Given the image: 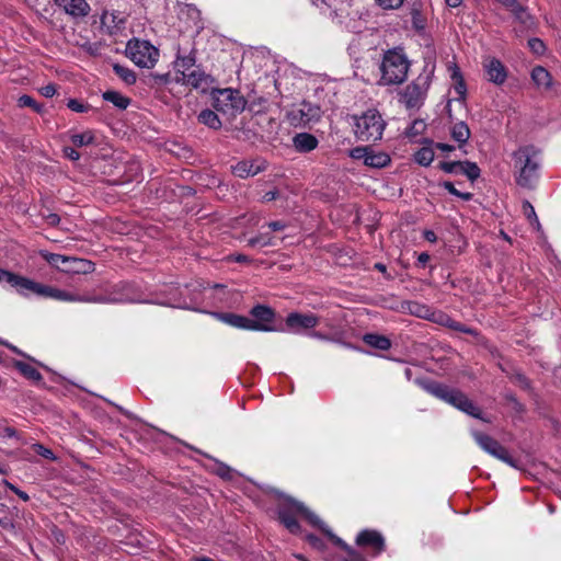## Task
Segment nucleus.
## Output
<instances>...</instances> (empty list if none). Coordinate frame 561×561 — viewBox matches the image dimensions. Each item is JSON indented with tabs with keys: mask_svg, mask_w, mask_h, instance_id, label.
I'll return each mask as SVG.
<instances>
[{
	"mask_svg": "<svg viewBox=\"0 0 561 561\" xmlns=\"http://www.w3.org/2000/svg\"><path fill=\"white\" fill-rule=\"evenodd\" d=\"M297 515L304 516L311 525L319 527L333 540L334 543L343 548L350 556H355L354 549L345 543L341 538L332 534L330 529L325 528L320 518L310 512L302 503L288 499L278 508L280 522L290 533L294 534L298 533L300 529L297 522Z\"/></svg>",
	"mask_w": 561,
	"mask_h": 561,
	"instance_id": "1",
	"label": "nucleus"
},
{
	"mask_svg": "<svg viewBox=\"0 0 561 561\" xmlns=\"http://www.w3.org/2000/svg\"><path fill=\"white\" fill-rule=\"evenodd\" d=\"M410 61L402 49H389L383 54L379 66L381 85H398L405 81Z\"/></svg>",
	"mask_w": 561,
	"mask_h": 561,
	"instance_id": "2",
	"label": "nucleus"
},
{
	"mask_svg": "<svg viewBox=\"0 0 561 561\" xmlns=\"http://www.w3.org/2000/svg\"><path fill=\"white\" fill-rule=\"evenodd\" d=\"M435 71L433 62H426L422 72L400 93V102L408 108L420 107L426 96Z\"/></svg>",
	"mask_w": 561,
	"mask_h": 561,
	"instance_id": "3",
	"label": "nucleus"
},
{
	"mask_svg": "<svg viewBox=\"0 0 561 561\" xmlns=\"http://www.w3.org/2000/svg\"><path fill=\"white\" fill-rule=\"evenodd\" d=\"M354 119V134L360 141H376L381 139L386 122L381 114L370 108L360 115L353 116Z\"/></svg>",
	"mask_w": 561,
	"mask_h": 561,
	"instance_id": "4",
	"label": "nucleus"
},
{
	"mask_svg": "<svg viewBox=\"0 0 561 561\" xmlns=\"http://www.w3.org/2000/svg\"><path fill=\"white\" fill-rule=\"evenodd\" d=\"M426 391L434 397L449 403L450 405L459 409L460 411L477 417L482 419L480 409L461 391L449 388L445 385L433 382L425 387Z\"/></svg>",
	"mask_w": 561,
	"mask_h": 561,
	"instance_id": "5",
	"label": "nucleus"
},
{
	"mask_svg": "<svg viewBox=\"0 0 561 561\" xmlns=\"http://www.w3.org/2000/svg\"><path fill=\"white\" fill-rule=\"evenodd\" d=\"M125 51L126 56L141 68L154 67L159 58V50L147 41L130 39Z\"/></svg>",
	"mask_w": 561,
	"mask_h": 561,
	"instance_id": "6",
	"label": "nucleus"
},
{
	"mask_svg": "<svg viewBox=\"0 0 561 561\" xmlns=\"http://www.w3.org/2000/svg\"><path fill=\"white\" fill-rule=\"evenodd\" d=\"M245 100L241 93L233 89L218 90L214 95V107L224 114L234 116L245 107Z\"/></svg>",
	"mask_w": 561,
	"mask_h": 561,
	"instance_id": "7",
	"label": "nucleus"
},
{
	"mask_svg": "<svg viewBox=\"0 0 561 561\" xmlns=\"http://www.w3.org/2000/svg\"><path fill=\"white\" fill-rule=\"evenodd\" d=\"M42 297L69 302L113 304L117 301L114 298H107L104 296L79 295L47 285L44 286Z\"/></svg>",
	"mask_w": 561,
	"mask_h": 561,
	"instance_id": "8",
	"label": "nucleus"
},
{
	"mask_svg": "<svg viewBox=\"0 0 561 561\" xmlns=\"http://www.w3.org/2000/svg\"><path fill=\"white\" fill-rule=\"evenodd\" d=\"M250 331L273 332L276 313L274 309L265 305H256L250 310Z\"/></svg>",
	"mask_w": 561,
	"mask_h": 561,
	"instance_id": "9",
	"label": "nucleus"
},
{
	"mask_svg": "<svg viewBox=\"0 0 561 561\" xmlns=\"http://www.w3.org/2000/svg\"><path fill=\"white\" fill-rule=\"evenodd\" d=\"M476 443L488 454L491 456L511 465L512 467H516L514 460L508 455V451L503 447L497 440L492 438L491 436L480 433L478 431L471 432Z\"/></svg>",
	"mask_w": 561,
	"mask_h": 561,
	"instance_id": "10",
	"label": "nucleus"
},
{
	"mask_svg": "<svg viewBox=\"0 0 561 561\" xmlns=\"http://www.w3.org/2000/svg\"><path fill=\"white\" fill-rule=\"evenodd\" d=\"M350 157L355 160H363L364 164L370 168L381 169L387 167L391 159L382 151H374L367 146L355 147L350 151Z\"/></svg>",
	"mask_w": 561,
	"mask_h": 561,
	"instance_id": "11",
	"label": "nucleus"
},
{
	"mask_svg": "<svg viewBox=\"0 0 561 561\" xmlns=\"http://www.w3.org/2000/svg\"><path fill=\"white\" fill-rule=\"evenodd\" d=\"M320 318L314 313L290 312L286 317V327L289 331L298 333L300 330L313 329L319 324Z\"/></svg>",
	"mask_w": 561,
	"mask_h": 561,
	"instance_id": "12",
	"label": "nucleus"
},
{
	"mask_svg": "<svg viewBox=\"0 0 561 561\" xmlns=\"http://www.w3.org/2000/svg\"><path fill=\"white\" fill-rule=\"evenodd\" d=\"M55 3L75 19L85 18L90 13V5L85 0H55Z\"/></svg>",
	"mask_w": 561,
	"mask_h": 561,
	"instance_id": "13",
	"label": "nucleus"
},
{
	"mask_svg": "<svg viewBox=\"0 0 561 561\" xmlns=\"http://www.w3.org/2000/svg\"><path fill=\"white\" fill-rule=\"evenodd\" d=\"M10 286L15 288L21 295L28 296L34 294L42 297V291L44 290L45 285L15 274Z\"/></svg>",
	"mask_w": 561,
	"mask_h": 561,
	"instance_id": "14",
	"label": "nucleus"
},
{
	"mask_svg": "<svg viewBox=\"0 0 561 561\" xmlns=\"http://www.w3.org/2000/svg\"><path fill=\"white\" fill-rule=\"evenodd\" d=\"M264 162L259 160H243L239 161L237 164L232 167V172L234 175L245 179L249 176H253L264 170Z\"/></svg>",
	"mask_w": 561,
	"mask_h": 561,
	"instance_id": "15",
	"label": "nucleus"
},
{
	"mask_svg": "<svg viewBox=\"0 0 561 561\" xmlns=\"http://www.w3.org/2000/svg\"><path fill=\"white\" fill-rule=\"evenodd\" d=\"M358 546H371L376 553H380L385 549V540L380 533L376 530H363L356 538Z\"/></svg>",
	"mask_w": 561,
	"mask_h": 561,
	"instance_id": "16",
	"label": "nucleus"
},
{
	"mask_svg": "<svg viewBox=\"0 0 561 561\" xmlns=\"http://www.w3.org/2000/svg\"><path fill=\"white\" fill-rule=\"evenodd\" d=\"M485 72L489 81L495 84H502L506 79V71L502 62L495 58L488 59L484 62Z\"/></svg>",
	"mask_w": 561,
	"mask_h": 561,
	"instance_id": "17",
	"label": "nucleus"
},
{
	"mask_svg": "<svg viewBox=\"0 0 561 561\" xmlns=\"http://www.w3.org/2000/svg\"><path fill=\"white\" fill-rule=\"evenodd\" d=\"M125 18L119 12L105 11L101 16V24L110 34L117 33L124 25Z\"/></svg>",
	"mask_w": 561,
	"mask_h": 561,
	"instance_id": "18",
	"label": "nucleus"
},
{
	"mask_svg": "<svg viewBox=\"0 0 561 561\" xmlns=\"http://www.w3.org/2000/svg\"><path fill=\"white\" fill-rule=\"evenodd\" d=\"M297 115H299V121L302 124L314 123L321 117V108L318 105L304 102L297 110Z\"/></svg>",
	"mask_w": 561,
	"mask_h": 561,
	"instance_id": "19",
	"label": "nucleus"
},
{
	"mask_svg": "<svg viewBox=\"0 0 561 561\" xmlns=\"http://www.w3.org/2000/svg\"><path fill=\"white\" fill-rule=\"evenodd\" d=\"M209 76L206 75L199 68H193L182 77L178 78V81H182L184 84L191 85L195 89L202 88L204 84L206 85L208 82Z\"/></svg>",
	"mask_w": 561,
	"mask_h": 561,
	"instance_id": "20",
	"label": "nucleus"
},
{
	"mask_svg": "<svg viewBox=\"0 0 561 561\" xmlns=\"http://www.w3.org/2000/svg\"><path fill=\"white\" fill-rule=\"evenodd\" d=\"M214 316L221 322L242 330H249L250 331V318L226 312V313H214Z\"/></svg>",
	"mask_w": 561,
	"mask_h": 561,
	"instance_id": "21",
	"label": "nucleus"
},
{
	"mask_svg": "<svg viewBox=\"0 0 561 561\" xmlns=\"http://www.w3.org/2000/svg\"><path fill=\"white\" fill-rule=\"evenodd\" d=\"M293 142L294 147L299 152H310L313 149H316L319 144L318 139L313 135L308 133L297 134L294 137Z\"/></svg>",
	"mask_w": 561,
	"mask_h": 561,
	"instance_id": "22",
	"label": "nucleus"
},
{
	"mask_svg": "<svg viewBox=\"0 0 561 561\" xmlns=\"http://www.w3.org/2000/svg\"><path fill=\"white\" fill-rule=\"evenodd\" d=\"M531 80L535 85L542 91H547L552 85V77L549 71L543 67H535L531 70Z\"/></svg>",
	"mask_w": 561,
	"mask_h": 561,
	"instance_id": "23",
	"label": "nucleus"
},
{
	"mask_svg": "<svg viewBox=\"0 0 561 561\" xmlns=\"http://www.w3.org/2000/svg\"><path fill=\"white\" fill-rule=\"evenodd\" d=\"M94 268V264L90 261L69 256V262L61 267L65 273H89Z\"/></svg>",
	"mask_w": 561,
	"mask_h": 561,
	"instance_id": "24",
	"label": "nucleus"
},
{
	"mask_svg": "<svg viewBox=\"0 0 561 561\" xmlns=\"http://www.w3.org/2000/svg\"><path fill=\"white\" fill-rule=\"evenodd\" d=\"M434 321L439 323L440 325L447 327L454 331L467 333V334H474V330L466 327L465 324L451 319L449 316L445 313H438L436 317H434Z\"/></svg>",
	"mask_w": 561,
	"mask_h": 561,
	"instance_id": "25",
	"label": "nucleus"
},
{
	"mask_svg": "<svg viewBox=\"0 0 561 561\" xmlns=\"http://www.w3.org/2000/svg\"><path fill=\"white\" fill-rule=\"evenodd\" d=\"M363 341L377 350L387 351L391 347V342L388 337L379 334L368 333L363 336Z\"/></svg>",
	"mask_w": 561,
	"mask_h": 561,
	"instance_id": "26",
	"label": "nucleus"
},
{
	"mask_svg": "<svg viewBox=\"0 0 561 561\" xmlns=\"http://www.w3.org/2000/svg\"><path fill=\"white\" fill-rule=\"evenodd\" d=\"M195 56L193 54H190L187 56H180L178 55L176 60L174 61V68L178 73L185 75L190 70H192L195 66Z\"/></svg>",
	"mask_w": 561,
	"mask_h": 561,
	"instance_id": "27",
	"label": "nucleus"
},
{
	"mask_svg": "<svg viewBox=\"0 0 561 561\" xmlns=\"http://www.w3.org/2000/svg\"><path fill=\"white\" fill-rule=\"evenodd\" d=\"M451 137L460 146L466 144L470 137V129L463 122L456 123L451 128Z\"/></svg>",
	"mask_w": 561,
	"mask_h": 561,
	"instance_id": "28",
	"label": "nucleus"
},
{
	"mask_svg": "<svg viewBox=\"0 0 561 561\" xmlns=\"http://www.w3.org/2000/svg\"><path fill=\"white\" fill-rule=\"evenodd\" d=\"M407 309L411 314L417 318L431 319L432 317H435V313L431 310V308L416 301L408 302Z\"/></svg>",
	"mask_w": 561,
	"mask_h": 561,
	"instance_id": "29",
	"label": "nucleus"
},
{
	"mask_svg": "<svg viewBox=\"0 0 561 561\" xmlns=\"http://www.w3.org/2000/svg\"><path fill=\"white\" fill-rule=\"evenodd\" d=\"M458 174H465L470 181H476L480 176V168L474 162L459 161Z\"/></svg>",
	"mask_w": 561,
	"mask_h": 561,
	"instance_id": "30",
	"label": "nucleus"
},
{
	"mask_svg": "<svg viewBox=\"0 0 561 561\" xmlns=\"http://www.w3.org/2000/svg\"><path fill=\"white\" fill-rule=\"evenodd\" d=\"M103 99L107 102L113 103L117 108L125 110L130 103V100L119 92L106 91L103 93Z\"/></svg>",
	"mask_w": 561,
	"mask_h": 561,
	"instance_id": "31",
	"label": "nucleus"
},
{
	"mask_svg": "<svg viewBox=\"0 0 561 561\" xmlns=\"http://www.w3.org/2000/svg\"><path fill=\"white\" fill-rule=\"evenodd\" d=\"M198 121L213 129H219L221 127L218 115L210 110L202 111L198 115Z\"/></svg>",
	"mask_w": 561,
	"mask_h": 561,
	"instance_id": "32",
	"label": "nucleus"
},
{
	"mask_svg": "<svg viewBox=\"0 0 561 561\" xmlns=\"http://www.w3.org/2000/svg\"><path fill=\"white\" fill-rule=\"evenodd\" d=\"M14 365L26 378L36 382L43 379L41 373L30 364H26L24 362H15Z\"/></svg>",
	"mask_w": 561,
	"mask_h": 561,
	"instance_id": "33",
	"label": "nucleus"
},
{
	"mask_svg": "<svg viewBox=\"0 0 561 561\" xmlns=\"http://www.w3.org/2000/svg\"><path fill=\"white\" fill-rule=\"evenodd\" d=\"M248 244L252 248H264L275 245L274 238L270 233H260L248 240Z\"/></svg>",
	"mask_w": 561,
	"mask_h": 561,
	"instance_id": "34",
	"label": "nucleus"
},
{
	"mask_svg": "<svg viewBox=\"0 0 561 561\" xmlns=\"http://www.w3.org/2000/svg\"><path fill=\"white\" fill-rule=\"evenodd\" d=\"M414 159L420 165L427 167L434 160V151L430 147H423L415 152Z\"/></svg>",
	"mask_w": 561,
	"mask_h": 561,
	"instance_id": "35",
	"label": "nucleus"
},
{
	"mask_svg": "<svg viewBox=\"0 0 561 561\" xmlns=\"http://www.w3.org/2000/svg\"><path fill=\"white\" fill-rule=\"evenodd\" d=\"M42 256L54 267L61 270L69 262V256L57 253L43 252Z\"/></svg>",
	"mask_w": 561,
	"mask_h": 561,
	"instance_id": "36",
	"label": "nucleus"
},
{
	"mask_svg": "<svg viewBox=\"0 0 561 561\" xmlns=\"http://www.w3.org/2000/svg\"><path fill=\"white\" fill-rule=\"evenodd\" d=\"M113 69L115 73L127 84H133L136 82V75L133 70L118 64L114 65Z\"/></svg>",
	"mask_w": 561,
	"mask_h": 561,
	"instance_id": "37",
	"label": "nucleus"
},
{
	"mask_svg": "<svg viewBox=\"0 0 561 561\" xmlns=\"http://www.w3.org/2000/svg\"><path fill=\"white\" fill-rule=\"evenodd\" d=\"M94 136L91 131H84L81 134H75L71 136V142L77 147H83L92 144Z\"/></svg>",
	"mask_w": 561,
	"mask_h": 561,
	"instance_id": "38",
	"label": "nucleus"
},
{
	"mask_svg": "<svg viewBox=\"0 0 561 561\" xmlns=\"http://www.w3.org/2000/svg\"><path fill=\"white\" fill-rule=\"evenodd\" d=\"M547 474V468L543 463L528 461V478L534 477L536 480H541Z\"/></svg>",
	"mask_w": 561,
	"mask_h": 561,
	"instance_id": "39",
	"label": "nucleus"
},
{
	"mask_svg": "<svg viewBox=\"0 0 561 561\" xmlns=\"http://www.w3.org/2000/svg\"><path fill=\"white\" fill-rule=\"evenodd\" d=\"M524 156V152L522 150L517 151L515 153V159H516V168L519 169L518 171V175L516 178V181L517 183L520 185V186H525L526 185V178L524 176V173L526 171V162H523L522 161V158Z\"/></svg>",
	"mask_w": 561,
	"mask_h": 561,
	"instance_id": "40",
	"label": "nucleus"
},
{
	"mask_svg": "<svg viewBox=\"0 0 561 561\" xmlns=\"http://www.w3.org/2000/svg\"><path fill=\"white\" fill-rule=\"evenodd\" d=\"M309 336L312 339L321 340V341L342 343L341 334H339L337 332L323 333L320 331H312L309 333Z\"/></svg>",
	"mask_w": 561,
	"mask_h": 561,
	"instance_id": "41",
	"label": "nucleus"
},
{
	"mask_svg": "<svg viewBox=\"0 0 561 561\" xmlns=\"http://www.w3.org/2000/svg\"><path fill=\"white\" fill-rule=\"evenodd\" d=\"M504 7H506L518 19H523L524 9L516 0H499Z\"/></svg>",
	"mask_w": 561,
	"mask_h": 561,
	"instance_id": "42",
	"label": "nucleus"
},
{
	"mask_svg": "<svg viewBox=\"0 0 561 561\" xmlns=\"http://www.w3.org/2000/svg\"><path fill=\"white\" fill-rule=\"evenodd\" d=\"M528 48L536 56H542L547 50L546 44L537 37L528 39Z\"/></svg>",
	"mask_w": 561,
	"mask_h": 561,
	"instance_id": "43",
	"label": "nucleus"
},
{
	"mask_svg": "<svg viewBox=\"0 0 561 561\" xmlns=\"http://www.w3.org/2000/svg\"><path fill=\"white\" fill-rule=\"evenodd\" d=\"M18 104L21 107H32L35 112H41L42 107L36 103V101L30 95H22L18 100Z\"/></svg>",
	"mask_w": 561,
	"mask_h": 561,
	"instance_id": "44",
	"label": "nucleus"
},
{
	"mask_svg": "<svg viewBox=\"0 0 561 561\" xmlns=\"http://www.w3.org/2000/svg\"><path fill=\"white\" fill-rule=\"evenodd\" d=\"M375 2L383 10H398L404 0H375Z\"/></svg>",
	"mask_w": 561,
	"mask_h": 561,
	"instance_id": "45",
	"label": "nucleus"
},
{
	"mask_svg": "<svg viewBox=\"0 0 561 561\" xmlns=\"http://www.w3.org/2000/svg\"><path fill=\"white\" fill-rule=\"evenodd\" d=\"M444 187L453 195L462 198L463 201H470L472 198L471 193H461L459 192L451 182H445Z\"/></svg>",
	"mask_w": 561,
	"mask_h": 561,
	"instance_id": "46",
	"label": "nucleus"
},
{
	"mask_svg": "<svg viewBox=\"0 0 561 561\" xmlns=\"http://www.w3.org/2000/svg\"><path fill=\"white\" fill-rule=\"evenodd\" d=\"M67 106L73 111V112H77V113H83V112H87L88 108H89V105L87 104H83L81 102H79L78 100L76 99H70L67 103Z\"/></svg>",
	"mask_w": 561,
	"mask_h": 561,
	"instance_id": "47",
	"label": "nucleus"
},
{
	"mask_svg": "<svg viewBox=\"0 0 561 561\" xmlns=\"http://www.w3.org/2000/svg\"><path fill=\"white\" fill-rule=\"evenodd\" d=\"M33 449L35 450L36 454L41 455L42 457H44L46 459H50V460L55 459L54 453L41 444H34Z\"/></svg>",
	"mask_w": 561,
	"mask_h": 561,
	"instance_id": "48",
	"label": "nucleus"
},
{
	"mask_svg": "<svg viewBox=\"0 0 561 561\" xmlns=\"http://www.w3.org/2000/svg\"><path fill=\"white\" fill-rule=\"evenodd\" d=\"M528 225L533 226L537 229V231H540V224L536 216L534 207L528 203Z\"/></svg>",
	"mask_w": 561,
	"mask_h": 561,
	"instance_id": "49",
	"label": "nucleus"
},
{
	"mask_svg": "<svg viewBox=\"0 0 561 561\" xmlns=\"http://www.w3.org/2000/svg\"><path fill=\"white\" fill-rule=\"evenodd\" d=\"M527 165H528V182H529L530 181V172L537 171L540 167L539 158L536 154H534L533 157L528 156Z\"/></svg>",
	"mask_w": 561,
	"mask_h": 561,
	"instance_id": "50",
	"label": "nucleus"
},
{
	"mask_svg": "<svg viewBox=\"0 0 561 561\" xmlns=\"http://www.w3.org/2000/svg\"><path fill=\"white\" fill-rule=\"evenodd\" d=\"M459 161L443 162L440 169L446 173L458 174Z\"/></svg>",
	"mask_w": 561,
	"mask_h": 561,
	"instance_id": "51",
	"label": "nucleus"
},
{
	"mask_svg": "<svg viewBox=\"0 0 561 561\" xmlns=\"http://www.w3.org/2000/svg\"><path fill=\"white\" fill-rule=\"evenodd\" d=\"M0 436L13 438V437H18V433L13 427L3 426L0 424Z\"/></svg>",
	"mask_w": 561,
	"mask_h": 561,
	"instance_id": "52",
	"label": "nucleus"
},
{
	"mask_svg": "<svg viewBox=\"0 0 561 561\" xmlns=\"http://www.w3.org/2000/svg\"><path fill=\"white\" fill-rule=\"evenodd\" d=\"M14 273L0 268V282L11 285L14 279Z\"/></svg>",
	"mask_w": 561,
	"mask_h": 561,
	"instance_id": "53",
	"label": "nucleus"
},
{
	"mask_svg": "<svg viewBox=\"0 0 561 561\" xmlns=\"http://www.w3.org/2000/svg\"><path fill=\"white\" fill-rule=\"evenodd\" d=\"M41 94L45 98H53L56 94V87L54 84H47L43 88H41Z\"/></svg>",
	"mask_w": 561,
	"mask_h": 561,
	"instance_id": "54",
	"label": "nucleus"
},
{
	"mask_svg": "<svg viewBox=\"0 0 561 561\" xmlns=\"http://www.w3.org/2000/svg\"><path fill=\"white\" fill-rule=\"evenodd\" d=\"M64 153H65V156L68 159L72 160V161H77L80 158L79 152L77 150H75L73 148H70V147H66L64 149Z\"/></svg>",
	"mask_w": 561,
	"mask_h": 561,
	"instance_id": "55",
	"label": "nucleus"
},
{
	"mask_svg": "<svg viewBox=\"0 0 561 561\" xmlns=\"http://www.w3.org/2000/svg\"><path fill=\"white\" fill-rule=\"evenodd\" d=\"M268 228L272 230V231H280V230H284L286 228V224L284 221H280V220H276V221H271L268 222Z\"/></svg>",
	"mask_w": 561,
	"mask_h": 561,
	"instance_id": "56",
	"label": "nucleus"
},
{
	"mask_svg": "<svg viewBox=\"0 0 561 561\" xmlns=\"http://www.w3.org/2000/svg\"><path fill=\"white\" fill-rule=\"evenodd\" d=\"M10 489L20 497L22 499L24 502L28 501L30 500V496L22 490L15 488L14 485H10Z\"/></svg>",
	"mask_w": 561,
	"mask_h": 561,
	"instance_id": "57",
	"label": "nucleus"
},
{
	"mask_svg": "<svg viewBox=\"0 0 561 561\" xmlns=\"http://www.w3.org/2000/svg\"><path fill=\"white\" fill-rule=\"evenodd\" d=\"M229 260L239 262V263H248L250 262V259L247 255L243 254H237V255H230Z\"/></svg>",
	"mask_w": 561,
	"mask_h": 561,
	"instance_id": "58",
	"label": "nucleus"
},
{
	"mask_svg": "<svg viewBox=\"0 0 561 561\" xmlns=\"http://www.w3.org/2000/svg\"><path fill=\"white\" fill-rule=\"evenodd\" d=\"M456 90L460 95L465 94L466 87L462 78H460L459 81H456Z\"/></svg>",
	"mask_w": 561,
	"mask_h": 561,
	"instance_id": "59",
	"label": "nucleus"
},
{
	"mask_svg": "<svg viewBox=\"0 0 561 561\" xmlns=\"http://www.w3.org/2000/svg\"><path fill=\"white\" fill-rule=\"evenodd\" d=\"M276 197H277V192H275V191L266 192L263 196L264 201H266V202L274 201Z\"/></svg>",
	"mask_w": 561,
	"mask_h": 561,
	"instance_id": "60",
	"label": "nucleus"
},
{
	"mask_svg": "<svg viewBox=\"0 0 561 561\" xmlns=\"http://www.w3.org/2000/svg\"><path fill=\"white\" fill-rule=\"evenodd\" d=\"M419 263L425 265L430 261V254L426 252H422L417 257Z\"/></svg>",
	"mask_w": 561,
	"mask_h": 561,
	"instance_id": "61",
	"label": "nucleus"
},
{
	"mask_svg": "<svg viewBox=\"0 0 561 561\" xmlns=\"http://www.w3.org/2000/svg\"><path fill=\"white\" fill-rule=\"evenodd\" d=\"M451 78H453L455 81H459V80H460V78H462V77H461V75H460L459 69H458L456 66L453 68Z\"/></svg>",
	"mask_w": 561,
	"mask_h": 561,
	"instance_id": "62",
	"label": "nucleus"
},
{
	"mask_svg": "<svg viewBox=\"0 0 561 561\" xmlns=\"http://www.w3.org/2000/svg\"><path fill=\"white\" fill-rule=\"evenodd\" d=\"M436 147L442 151H450L454 149L453 146L442 142L437 144Z\"/></svg>",
	"mask_w": 561,
	"mask_h": 561,
	"instance_id": "63",
	"label": "nucleus"
},
{
	"mask_svg": "<svg viewBox=\"0 0 561 561\" xmlns=\"http://www.w3.org/2000/svg\"><path fill=\"white\" fill-rule=\"evenodd\" d=\"M425 239L428 240L430 242H434L436 241V236L433 231H426Z\"/></svg>",
	"mask_w": 561,
	"mask_h": 561,
	"instance_id": "64",
	"label": "nucleus"
}]
</instances>
